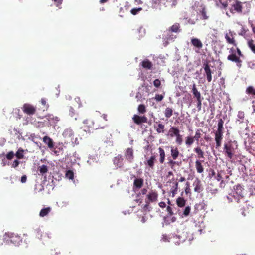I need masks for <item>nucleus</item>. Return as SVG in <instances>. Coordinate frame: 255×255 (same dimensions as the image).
<instances>
[{"instance_id":"1","label":"nucleus","mask_w":255,"mask_h":255,"mask_svg":"<svg viewBox=\"0 0 255 255\" xmlns=\"http://www.w3.org/2000/svg\"><path fill=\"white\" fill-rule=\"evenodd\" d=\"M231 7L229 8L230 11L232 14H241L243 12V3L237 0H230Z\"/></svg>"},{"instance_id":"2","label":"nucleus","mask_w":255,"mask_h":255,"mask_svg":"<svg viewBox=\"0 0 255 255\" xmlns=\"http://www.w3.org/2000/svg\"><path fill=\"white\" fill-rule=\"evenodd\" d=\"M234 188V191L233 192L234 199L237 202H239L241 199L244 197L243 192V188L240 185H237Z\"/></svg>"},{"instance_id":"3","label":"nucleus","mask_w":255,"mask_h":255,"mask_svg":"<svg viewBox=\"0 0 255 255\" xmlns=\"http://www.w3.org/2000/svg\"><path fill=\"white\" fill-rule=\"evenodd\" d=\"M224 151L225 155H226L229 158L231 159L233 158L235 151L233 144L231 142H229L224 144Z\"/></svg>"},{"instance_id":"4","label":"nucleus","mask_w":255,"mask_h":255,"mask_svg":"<svg viewBox=\"0 0 255 255\" xmlns=\"http://www.w3.org/2000/svg\"><path fill=\"white\" fill-rule=\"evenodd\" d=\"M248 120L245 119V114L243 111H239L236 119V124L238 125L243 124V128H247Z\"/></svg>"},{"instance_id":"5","label":"nucleus","mask_w":255,"mask_h":255,"mask_svg":"<svg viewBox=\"0 0 255 255\" xmlns=\"http://www.w3.org/2000/svg\"><path fill=\"white\" fill-rule=\"evenodd\" d=\"M22 109L25 114L29 115H34L36 111V107L28 103L24 104L22 108Z\"/></svg>"},{"instance_id":"6","label":"nucleus","mask_w":255,"mask_h":255,"mask_svg":"<svg viewBox=\"0 0 255 255\" xmlns=\"http://www.w3.org/2000/svg\"><path fill=\"white\" fill-rule=\"evenodd\" d=\"M9 238L10 242L15 245H19L22 242V238L18 234L13 233H9L6 234Z\"/></svg>"},{"instance_id":"7","label":"nucleus","mask_w":255,"mask_h":255,"mask_svg":"<svg viewBox=\"0 0 255 255\" xmlns=\"http://www.w3.org/2000/svg\"><path fill=\"white\" fill-rule=\"evenodd\" d=\"M124 156L128 162L131 163L133 161L134 156L132 148H128L124 152Z\"/></svg>"},{"instance_id":"8","label":"nucleus","mask_w":255,"mask_h":255,"mask_svg":"<svg viewBox=\"0 0 255 255\" xmlns=\"http://www.w3.org/2000/svg\"><path fill=\"white\" fill-rule=\"evenodd\" d=\"M63 137L66 139L67 142H71L73 143V140L74 138V132L72 129L70 128H67L64 130L63 133Z\"/></svg>"},{"instance_id":"9","label":"nucleus","mask_w":255,"mask_h":255,"mask_svg":"<svg viewBox=\"0 0 255 255\" xmlns=\"http://www.w3.org/2000/svg\"><path fill=\"white\" fill-rule=\"evenodd\" d=\"M132 120L137 125H140L143 123H147L148 122V119L146 116H141L136 114L133 115Z\"/></svg>"},{"instance_id":"10","label":"nucleus","mask_w":255,"mask_h":255,"mask_svg":"<svg viewBox=\"0 0 255 255\" xmlns=\"http://www.w3.org/2000/svg\"><path fill=\"white\" fill-rule=\"evenodd\" d=\"M204 69L205 73L204 75L206 77L207 80L208 82H210L212 81V70L210 68V66L208 63H204L203 64Z\"/></svg>"},{"instance_id":"11","label":"nucleus","mask_w":255,"mask_h":255,"mask_svg":"<svg viewBox=\"0 0 255 255\" xmlns=\"http://www.w3.org/2000/svg\"><path fill=\"white\" fill-rule=\"evenodd\" d=\"M227 59L236 63L238 67H241L242 61L235 54L232 53L229 55L227 57Z\"/></svg>"},{"instance_id":"12","label":"nucleus","mask_w":255,"mask_h":255,"mask_svg":"<svg viewBox=\"0 0 255 255\" xmlns=\"http://www.w3.org/2000/svg\"><path fill=\"white\" fill-rule=\"evenodd\" d=\"M156 162V156L155 155H152L149 158H146V161H144V164L149 167V168L153 169Z\"/></svg>"},{"instance_id":"13","label":"nucleus","mask_w":255,"mask_h":255,"mask_svg":"<svg viewBox=\"0 0 255 255\" xmlns=\"http://www.w3.org/2000/svg\"><path fill=\"white\" fill-rule=\"evenodd\" d=\"M223 137V132H215V140L216 141V148H219L221 146L222 140Z\"/></svg>"},{"instance_id":"14","label":"nucleus","mask_w":255,"mask_h":255,"mask_svg":"<svg viewBox=\"0 0 255 255\" xmlns=\"http://www.w3.org/2000/svg\"><path fill=\"white\" fill-rule=\"evenodd\" d=\"M158 197V193L155 190H151L147 195L148 201L149 202H154L157 201Z\"/></svg>"},{"instance_id":"15","label":"nucleus","mask_w":255,"mask_h":255,"mask_svg":"<svg viewBox=\"0 0 255 255\" xmlns=\"http://www.w3.org/2000/svg\"><path fill=\"white\" fill-rule=\"evenodd\" d=\"M43 142L47 145V147L50 149H52L54 148V141L52 138L48 136H45L42 139Z\"/></svg>"},{"instance_id":"16","label":"nucleus","mask_w":255,"mask_h":255,"mask_svg":"<svg viewBox=\"0 0 255 255\" xmlns=\"http://www.w3.org/2000/svg\"><path fill=\"white\" fill-rule=\"evenodd\" d=\"M225 38L228 43L232 44L235 46L237 45V43H236L234 38L233 37L232 32L230 31L229 34L227 33L225 35Z\"/></svg>"},{"instance_id":"17","label":"nucleus","mask_w":255,"mask_h":255,"mask_svg":"<svg viewBox=\"0 0 255 255\" xmlns=\"http://www.w3.org/2000/svg\"><path fill=\"white\" fill-rule=\"evenodd\" d=\"M171 155L173 160H176L178 157L180 152L178 148L176 146H171Z\"/></svg>"},{"instance_id":"18","label":"nucleus","mask_w":255,"mask_h":255,"mask_svg":"<svg viewBox=\"0 0 255 255\" xmlns=\"http://www.w3.org/2000/svg\"><path fill=\"white\" fill-rule=\"evenodd\" d=\"M144 180L142 178H136L133 182V188L140 189L143 185Z\"/></svg>"},{"instance_id":"19","label":"nucleus","mask_w":255,"mask_h":255,"mask_svg":"<svg viewBox=\"0 0 255 255\" xmlns=\"http://www.w3.org/2000/svg\"><path fill=\"white\" fill-rule=\"evenodd\" d=\"M169 135L171 137H176L180 134V130L176 127H171L169 130Z\"/></svg>"},{"instance_id":"20","label":"nucleus","mask_w":255,"mask_h":255,"mask_svg":"<svg viewBox=\"0 0 255 255\" xmlns=\"http://www.w3.org/2000/svg\"><path fill=\"white\" fill-rule=\"evenodd\" d=\"M167 31L168 32H180L181 31L180 24L178 23H175L167 30Z\"/></svg>"},{"instance_id":"21","label":"nucleus","mask_w":255,"mask_h":255,"mask_svg":"<svg viewBox=\"0 0 255 255\" xmlns=\"http://www.w3.org/2000/svg\"><path fill=\"white\" fill-rule=\"evenodd\" d=\"M203 160H196L195 161V168L197 172L199 173H202L204 171V168L202 164Z\"/></svg>"},{"instance_id":"22","label":"nucleus","mask_w":255,"mask_h":255,"mask_svg":"<svg viewBox=\"0 0 255 255\" xmlns=\"http://www.w3.org/2000/svg\"><path fill=\"white\" fill-rule=\"evenodd\" d=\"M193 151L197 154L198 157L199 159H204L205 158L204 152L200 146H197L196 147L194 148Z\"/></svg>"},{"instance_id":"23","label":"nucleus","mask_w":255,"mask_h":255,"mask_svg":"<svg viewBox=\"0 0 255 255\" xmlns=\"http://www.w3.org/2000/svg\"><path fill=\"white\" fill-rule=\"evenodd\" d=\"M193 94L194 95V97L196 98L197 100L200 99H203L201 97V95L200 93L198 91L196 84L195 83L193 85L192 90Z\"/></svg>"},{"instance_id":"24","label":"nucleus","mask_w":255,"mask_h":255,"mask_svg":"<svg viewBox=\"0 0 255 255\" xmlns=\"http://www.w3.org/2000/svg\"><path fill=\"white\" fill-rule=\"evenodd\" d=\"M192 44L198 49H201L203 47V44L202 42L196 38H194L191 39Z\"/></svg>"},{"instance_id":"25","label":"nucleus","mask_w":255,"mask_h":255,"mask_svg":"<svg viewBox=\"0 0 255 255\" xmlns=\"http://www.w3.org/2000/svg\"><path fill=\"white\" fill-rule=\"evenodd\" d=\"M194 141H195L192 136H187L185 138V144L187 147H190Z\"/></svg>"},{"instance_id":"26","label":"nucleus","mask_w":255,"mask_h":255,"mask_svg":"<svg viewBox=\"0 0 255 255\" xmlns=\"http://www.w3.org/2000/svg\"><path fill=\"white\" fill-rule=\"evenodd\" d=\"M158 151L159 153V162L161 164H163L164 162L165 158V152L164 149L161 147L158 148Z\"/></svg>"},{"instance_id":"27","label":"nucleus","mask_w":255,"mask_h":255,"mask_svg":"<svg viewBox=\"0 0 255 255\" xmlns=\"http://www.w3.org/2000/svg\"><path fill=\"white\" fill-rule=\"evenodd\" d=\"M52 209L50 207L44 208L42 209L39 213V216L41 217H44L48 215V214L51 212Z\"/></svg>"},{"instance_id":"28","label":"nucleus","mask_w":255,"mask_h":255,"mask_svg":"<svg viewBox=\"0 0 255 255\" xmlns=\"http://www.w3.org/2000/svg\"><path fill=\"white\" fill-rule=\"evenodd\" d=\"M194 186V190L195 192L200 193L202 191L201 182L199 180L195 181L193 183Z\"/></svg>"},{"instance_id":"29","label":"nucleus","mask_w":255,"mask_h":255,"mask_svg":"<svg viewBox=\"0 0 255 255\" xmlns=\"http://www.w3.org/2000/svg\"><path fill=\"white\" fill-rule=\"evenodd\" d=\"M142 66L146 69H151L152 67V64L148 59L143 61L141 63Z\"/></svg>"},{"instance_id":"30","label":"nucleus","mask_w":255,"mask_h":255,"mask_svg":"<svg viewBox=\"0 0 255 255\" xmlns=\"http://www.w3.org/2000/svg\"><path fill=\"white\" fill-rule=\"evenodd\" d=\"M247 94L252 95L253 97L255 98V88L252 86H248L246 90Z\"/></svg>"},{"instance_id":"31","label":"nucleus","mask_w":255,"mask_h":255,"mask_svg":"<svg viewBox=\"0 0 255 255\" xmlns=\"http://www.w3.org/2000/svg\"><path fill=\"white\" fill-rule=\"evenodd\" d=\"M173 113V109L170 107L166 108L164 112L165 117L167 119L170 118L172 116Z\"/></svg>"},{"instance_id":"32","label":"nucleus","mask_w":255,"mask_h":255,"mask_svg":"<svg viewBox=\"0 0 255 255\" xmlns=\"http://www.w3.org/2000/svg\"><path fill=\"white\" fill-rule=\"evenodd\" d=\"M186 201L182 197H178L176 200V203L178 207H183L185 205Z\"/></svg>"},{"instance_id":"33","label":"nucleus","mask_w":255,"mask_h":255,"mask_svg":"<svg viewBox=\"0 0 255 255\" xmlns=\"http://www.w3.org/2000/svg\"><path fill=\"white\" fill-rule=\"evenodd\" d=\"M164 128L165 126L162 123H159L158 125L157 126L156 131L157 132V133H163L164 132Z\"/></svg>"},{"instance_id":"34","label":"nucleus","mask_w":255,"mask_h":255,"mask_svg":"<svg viewBox=\"0 0 255 255\" xmlns=\"http://www.w3.org/2000/svg\"><path fill=\"white\" fill-rule=\"evenodd\" d=\"M224 121L222 119H220L218 121V128L216 132H223L224 128H223Z\"/></svg>"},{"instance_id":"35","label":"nucleus","mask_w":255,"mask_h":255,"mask_svg":"<svg viewBox=\"0 0 255 255\" xmlns=\"http://www.w3.org/2000/svg\"><path fill=\"white\" fill-rule=\"evenodd\" d=\"M201 131L202 130L200 129H196L195 131V135L194 136H193L195 141H196L197 143H198L199 139L201 137V135H202L201 133Z\"/></svg>"},{"instance_id":"36","label":"nucleus","mask_w":255,"mask_h":255,"mask_svg":"<svg viewBox=\"0 0 255 255\" xmlns=\"http://www.w3.org/2000/svg\"><path fill=\"white\" fill-rule=\"evenodd\" d=\"M248 46L251 49L252 52L255 54V44L254 43V41L252 39L249 40L247 42Z\"/></svg>"},{"instance_id":"37","label":"nucleus","mask_w":255,"mask_h":255,"mask_svg":"<svg viewBox=\"0 0 255 255\" xmlns=\"http://www.w3.org/2000/svg\"><path fill=\"white\" fill-rule=\"evenodd\" d=\"M137 110L139 114H143L146 112V108L144 104H140L138 107Z\"/></svg>"},{"instance_id":"38","label":"nucleus","mask_w":255,"mask_h":255,"mask_svg":"<svg viewBox=\"0 0 255 255\" xmlns=\"http://www.w3.org/2000/svg\"><path fill=\"white\" fill-rule=\"evenodd\" d=\"M69 115L73 118L75 120L78 119V115H76L75 110L71 107L69 108Z\"/></svg>"},{"instance_id":"39","label":"nucleus","mask_w":255,"mask_h":255,"mask_svg":"<svg viewBox=\"0 0 255 255\" xmlns=\"http://www.w3.org/2000/svg\"><path fill=\"white\" fill-rule=\"evenodd\" d=\"M23 152H24V150L22 148H20L16 152L15 155L18 159H22V158H23V157H24Z\"/></svg>"},{"instance_id":"40","label":"nucleus","mask_w":255,"mask_h":255,"mask_svg":"<svg viewBox=\"0 0 255 255\" xmlns=\"http://www.w3.org/2000/svg\"><path fill=\"white\" fill-rule=\"evenodd\" d=\"M38 170L41 174H44L48 172V168L46 165H42L39 167Z\"/></svg>"},{"instance_id":"41","label":"nucleus","mask_w":255,"mask_h":255,"mask_svg":"<svg viewBox=\"0 0 255 255\" xmlns=\"http://www.w3.org/2000/svg\"><path fill=\"white\" fill-rule=\"evenodd\" d=\"M183 141V137L181 134H179L178 135H177L176 137L175 138V142L179 145H181L182 144Z\"/></svg>"},{"instance_id":"42","label":"nucleus","mask_w":255,"mask_h":255,"mask_svg":"<svg viewBox=\"0 0 255 255\" xmlns=\"http://www.w3.org/2000/svg\"><path fill=\"white\" fill-rule=\"evenodd\" d=\"M178 183L177 182H175L174 183V185L172 187L170 190V192L172 194V196L173 197L174 195L176 193L178 189Z\"/></svg>"},{"instance_id":"43","label":"nucleus","mask_w":255,"mask_h":255,"mask_svg":"<svg viewBox=\"0 0 255 255\" xmlns=\"http://www.w3.org/2000/svg\"><path fill=\"white\" fill-rule=\"evenodd\" d=\"M201 13V15L202 16V18L204 20H206L208 18V16L206 14V10L205 7H203L201 8V10L200 11Z\"/></svg>"},{"instance_id":"44","label":"nucleus","mask_w":255,"mask_h":255,"mask_svg":"<svg viewBox=\"0 0 255 255\" xmlns=\"http://www.w3.org/2000/svg\"><path fill=\"white\" fill-rule=\"evenodd\" d=\"M66 177L69 179H73L74 178V173L71 170H68L65 174Z\"/></svg>"},{"instance_id":"45","label":"nucleus","mask_w":255,"mask_h":255,"mask_svg":"<svg viewBox=\"0 0 255 255\" xmlns=\"http://www.w3.org/2000/svg\"><path fill=\"white\" fill-rule=\"evenodd\" d=\"M15 154L13 151L9 152L6 155V157L8 160H11L14 156Z\"/></svg>"},{"instance_id":"46","label":"nucleus","mask_w":255,"mask_h":255,"mask_svg":"<svg viewBox=\"0 0 255 255\" xmlns=\"http://www.w3.org/2000/svg\"><path fill=\"white\" fill-rule=\"evenodd\" d=\"M191 208L189 206H187L185 207L184 211H183V214L185 216H187L189 215L190 212Z\"/></svg>"},{"instance_id":"47","label":"nucleus","mask_w":255,"mask_h":255,"mask_svg":"<svg viewBox=\"0 0 255 255\" xmlns=\"http://www.w3.org/2000/svg\"><path fill=\"white\" fill-rule=\"evenodd\" d=\"M142 10L141 8H133L131 10V13L134 15L137 14L139 11Z\"/></svg>"},{"instance_id":"48","label":"nucleus","mask_w":255,"mask_h":255,"mask_svg":"<svg viewBox=\"0 0 255 255\" xmlns=\"http://www.w3.org/2000/svg\"><path fill=\"white\" fill-rule=\"evenodd\" d=\"M167 34L166 36V39L167 40H172L176 38V36H174L171 32H168L167 31Z\"/></svg>"},{"instance_id":"49","label":"nucleus","mask_w":255,"mask_h":255,"mask_svg":"<svg viewBox=\"0 0 255 255\" xmlns=\"http://www.w3.org/2000/svg\"><path fill=\"white\" fill-rule=\"evenodd\" d=\"M175 160L169 159L167 164L170 166V167L173 169L174 167L175 166L176 161Z\"/></svg>"},{"instance_id":"50","label":"nucleus","mask_w":255,"mask_h":255,"mask_svg":"<svg viewBox=\"0 0 255 255\" xmlns=\"http://www.w3.org/2000/svg\"><path fill=\"white\" fill-rule=\"evenodd\" d=\"M154 86L156 88H159L161 85V82L159 79H156L153 82Z\"/></svg>"},{"instance_id":"51","label":"nucleus","mask_w":255,"mask_h":255,"mask_svg":"<svg viewBox=\"0 0 255 255\" xmlns=\"http://www.w3.org/2000/svg\"><path fill=\"white\" fill-rule=\"evenodd\" d=\"M202 100H203V99L197 100V108L198 111H200L201 109Z\"/></svg>"},{"instance_id":"52","label":"nucleus","mask_w":255,"mask_h":255,"mask_svg":"<svg viewBox=\"0 0 255 255\" xmlns=\"http://www.w3.org/2000/svg\"><path fill=\"white\" fill-rule=\"evenodd\" d=\"M228 0H227L224 2H223V0H218L220 4L223 6L224 8H226L228 6Z\"/></svg>"},{"instance_id":"53","label":"nucleus","mask_w":255,"mask_h":255,"mask_svg":"<svg viewBox=\"0 0 255 255\" xmlns=\"http://www.w3.org/2000/svg\"><path fill=\"white\" fill-rule=\"evenodd\" d=\"M20 162L18 160H15L11 164L12 168H16L19 165Z\"/></svg>"},{"instance_id":"54","label":"nucleus","mask_w":255,"mask_h":255,"mask_svg":"<svg viewBox=\"0 0 255 255\" xmlns=\"http://www.w3.org/2000/svg\"><path fill=\"white\" fill-rule=\"evenodd\" d=\"M166 210H167V211L168 212V215L170 216L173 215L174 214L173 211H172V208L169 206H168L167 207V208H166Z\"/></svg>"},{"instance_id":"55","label":"nucleus","mask_w":255,"mask_h":255,"mask_svg":"<svg viewBox=\"0 0 255 255\" xmlns=\"http://www.w3.org/2000/svg\"><path fill=\"white\" fill-rule=\"evenodd\" d=\"M83 123L85 124H89L88 126L90 128H92V126L94 125V123L90 120H86L83 122Z\"/></svg>"},{"instance_id":"56","label":"nucleus","mask_w":255,"mask_h":255,"mask_svg":"<svg viewBox=\"0 0 255 255\" xmlns=\"http://www.w3.org/2000/svg\"><path fill=\"white\" fill-rule=\"evenodd\" d=\"M155 99L157 101H161L163 99V96L162 95L156 94Z\"/></svg>"},{"instance_id":"57","label":"nucleus","mask_w":255,"mask_h":255,"mask_svg":"<svg viewBox=\"0 0 255 255\" xmlns=\"http://www.w3.org/2000/svg\"><path fill=\"white\" fill-rule=\"evenodd\" d=\"M54 2L56 5L57 7H59L60 5H61L63 0H52Z\"/></svg>"},{"instance_id":"58","label":"nucleus","mask_w":255,"mask_h":255,"mask_svg":"<svg viewBox=\"0 0 255 255\" xmlns=\"http://www.w3.org/2000/svg\"><path fill=\"white\" fill-rule=\"evenodd\" d=\"M186 185L187 186L186 187L185 191V193L186 194H188V193L190 192V187H189V183L188 182H187Z\"/></svg>"},{"instance_id":"59","label":"nucleus","mask_w":255,"mask_h":255,"mask_svg":"<svg viewBox=\"0 0 255 255\" xmlns=\"http://www.w3.org/2000/svg\"><path fill=\"white\" fill-rule=\"evenodd\" d=\"M27 180V176L26 175H23L21 178V182L22 183H25Z\"/></svg>"},{"instance_id":"60","label":"nucleus","mask_w":255,"mask_h":255,"mask_svg":"<svg viewBox=\"0 0 255 255\" xmlns=\"http://www.w3.org/2000/svg\"><path fill=\"white\" fill-rule=\"evenodd\" d=\"M227 199L229 200V202H232L233 199H234V197L233 196V194H229V196L227 197Z\"/></svg>"},{"instance_id":"61","label":"nucleus","mask_w":255,"mask_h":255,"mask_svg":"<svg viewBox=\"0 0 255 255\" xmlns=\"http://www.w3.org/2000/svg\"><path fill=\"white\" fill-rule=\"evenodd\" d=\"M150 202L148 201H146V204L144 205L143 207V209L146 210L148 209V207L149 206Z\"/></svg>"},{"instance_id":"62","label":"nucleus","mask_w":255,"mask_h":255,"mask_svg":"<svg viewBox=\"0 0 255 255\" xmlns=\"http://www.w3.org/2000/svg\"><path fill=\"white\" fill-rule=\"evenodd\" d=\"M159 206L162 208H164L166 207V204L164 202H160L159 203Z\"/></svg>"},{"instance_id":"63","label":"nucleus","mask_w":255,"mask_h":255,"mask_svg":"<svg viewBox=\"0 0 255 255\" xmlns=\"http://www.w3.org/2000/svg\"><path fill=\"white\" fill-rule=\"evenodd\" d=\"M215 178L216 179H217L218 181H220L222 179V176L220 174L218 173L217 176H215Z\"/></svg>"},{"instance_id":"64","label":"nucleus","mask_w":255,"mask_h":255,"mask_svg":"<svg viewBox=\"0 0 255 255\" xmlns=\"http://www.w3.org/2000/svg\"><path fill=\"white\" fill-rule=\"evenodd\" d=\"M252 108L253 109V113H255V100H253L252 101Z\"/></svg>"}]
</instances>
